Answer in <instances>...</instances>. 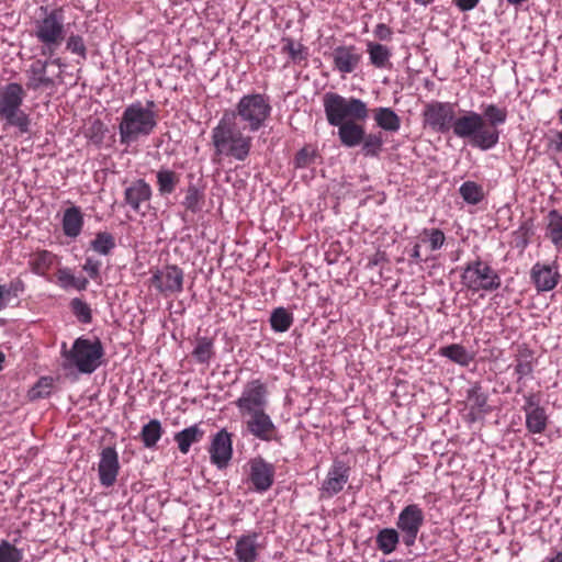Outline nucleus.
<instances>
[{"mask_svg":"<svg viewBox=\"0 0 562 562\" xmlns=\"http://www.w3.org/2000/svg\"><path fill=\"white\" fill-rule=\"evenodd\" d=\"M358 122L348 120L347 123L337 126L338 137L342 146L352 148L360 145L364 139L366 128Z\"/></svg>","mask_w":562,"mask_h":562,"instance_id":"25","label":"nucleus"},{"mask_svg":"<svg viewBox=\"0 0 562 562\" xmlns=\"http://www.w3.org/2000/svg\"><path fill=\"white\" fill-rule=\"evenodd\" d=\"M155 105L154 101H147L146 105L136 101L124 109L119 123L122 145H130L153 134L158 125V114L154 111Z\"/></svg>","mask_w":562,"mask_h":562,"instance_id":"2","label":"nucleus"},{"mask_svg":"<svg viewBox=\"0 0 562 562\" xmlns=\"http://www.w3.org/2000/svg\"><path fill=\"white\" fill-rule=\"evenodd\" d=\"M83 223V214L80 207L74 205L65 210L61 226L63 232L67 237H78L81 234Z\"/></svg>","mask_w":562,"mask_h":562,"instance_id":"26","label":"nucleus"},{"mask_svg":"<svg viewBox=\"0 0 562 562\" xmlns=\"http://www.w3.org/2000/svg\"><path fill=\"white\" fill-rule=\"evenodd\" d=\"M439 353L462 367H468L474 359V356L460 344H451L441 347Z\"/></svg>","mask_w":562,"mask_h":562,"instance_id":"32","label":"nucleus"},{"mask_svg":"<svg viewBox=\"0 0 562 562\" xmlns=\"http://www.w3.org/2000/svg\"><path fill=\"white\" fill-rule=\"evenodd\" d=\"M293 324V316L284 307H277L270 316L271 328L277 333L286 331Z\"/></svg>","mask_w":562,"mask_h":562,"instance_id":"41","label":"nucleus"},{"mask_svg":"<svg viewBox=\"0 0 562 562\" xmlns=\"http://www.w3.org/2000/svg\"><path fill=\"white\" fill-rule=\"evenodd\" d=\"M416 4L427 7L428 4L432 3L434 0H414Z\"/></svg>","mask_w":562,"mask_h":562,"instance_id":"63","label":"nucleus"},{"mask_svg":"<svg viewBox=\"0 0 562 562\" xmlns=\"http://www.w3.org/2000/svg\"><path fill=\"white\" fill-rule=\"evenodd\" d=\"M156 179L159 195L167 196L176 191L180 182V175L171 169L160 168L156 173Z\"/></svg>","mask_w":562,"mask_h":562,"instance_id":"31","label":"nucleus"},{"mask_svg":"<svg viewBox=\"0 0 562 562\" xmlns=\"http://www.w3.org/2000/svg\"><path fill=\"white\" fill-rule=\"evenodd\" d=\"M524 398H525V404L522 406V411L525 413L544 408L543 406L540 405V398L535 393H529V394L525 395Z\"/></svg>","mask_w":562,"mask_h":562,"instance_id":"54","label":"nucleus"},{"mask_svg":"<svg viewBox=\"0 0 562 562\" xmlns=\"http://www.w3.org/2000/svg\"><path fill=\"white\" fill-rule=\"evenodd\" d=\"M411 262H414V263H422L424 260L422 259V255H420V245L419 244H415L412 251H411Z\"/></svg>","mask_w":562,"mask_h":562,"instance_id":"58","label":"nucleus"},{"mask_svg":"<svg viewBox=\"0 0 562 562\" xmlns=\"http://www.w3.org/2000/svg\"><path fill=\"white\" fill-rule=\"evenodd\" d=\"M315 161V151L310 149L308 147H303L300 149L294 158L295 168H306L314 164Z\"/></svg>","mask_w":562,"mask_h":562,"instance_id":"52","label":"nucleus"},{"mask_svg":"<svg viewBox=\"0 0 562 562\" xmlns=\"http://www.w3.org/2000/svg\"><path fill=\"white\" fill-rule=\"evenodd\" d=\"M467 400L472 415H482L491 412V407L487 404L488 395L484 392L481 383L475 382L471 385L467 391Z\"/></svg>","mask_w":562,"mask_h":562,"instance_id":"27","label":"nucleus"},{"mask_svg":"<svg viewBox=\"0 0 562 562\" xmlns=\"http://www.w3.org/2000/svg\"><path fill=\"white\" fill-rule=\"evenodd\" d=\"M459 193L467 203L472 205L479 204L484 198L482 187L474 181L463 182L459 188Z\"/></svg>","mask_w":562,"mask_h":562,"instance_id":"43","label":"nucleus"},{"mask_svg":"<svg viewBox=\"0 0 562 562\" xmlns=\"http://www.w3.org/2000/svg\"><path fill=\"white\" fill-rule=\"evenodd\" d=\"M282 42L284 43L282 52L289 54L290 58L294 63H299L306 58L305 47L301 43H295L290 37H283Z\"/></svg>","mask_w":562,"mask_h":562,"instance_id":"46","label":"nucleus"},{"mask_svg":"<svg viewBox=\"0 0 562 562\" xmlns=\"http://www.w3.org/2000/svg\"><path fill=\"white\" fill-rule=\"evenodd\" d=\"M480 0H452V3L462 12H468L473 10Z\"/></svg>","mask_w":562,"mask_h":562,"instance_id":"57","label":"nucleus"},{"mask_svg":"<svg viewBox=\"0 0 562 562\" xmlns=\"http://www.w3.org/2000/svg\"><path fill=\"white\" fill-rule=\"evenodd\" d=\"M55 260V255L48 250H41L35 252L30 259L32 272L37 276H45L50 269Z\"/></svg>","mask_w":562,"mask_h":562,"instance_id":"37","label":"nucleus"},{"mask_svg":"<svg viewBox=\"0 0 562 562\" xmlns=\"http://www.w3.org/2000/svg\"><path fill=\"white\" fill-rule=\"evenodd\" d=\"M526 415V429L530 434H542L548 426L549 416L546 408H540L525 413Z\"/></svg>","mask_w":562,"mask_h":562,"instance_id":"36","label":"nucleus"},{"mask_svg":"<svg viewBox=\"0 0 562 562\" xmlns=\"http://www.w3.org/2000/svg\"><path fill=\"white\" fill-rule=\"evenodd\" d=\"M61 355L68 362L65 367H76L79 372L91 374L101 364L104 356V348L99 338L93 341L79 337L77 338L70 350L66 349V342L61 346Z\"/></svg>","mask_w":562,"mask_h":562,"instance_id":"7","label":"nucleus"},{"mask_svg":"<svg viewBox=\"0 0 562 562\" xmlns=\"http://www.w3.org/2000/svg\"><path fill=\"white\" fill-rule=\"evenodd\" d=\"M66 49L71 54L78 55L82 59L87 58V47L83 37L79 34H71L66 41Z\"/></svg>","mask_w":562,"mask_h":562,"instance_id":"50","label":"nucleus"},{"mask_svg":"<svg viewBox=\"0 0 562 562\" xmlns=\"http://www.w3.org/2000/svg\"><path fill=\"white\" fill-rule=\"evenodd\" d=\"M454 116V105L450 102L431 101L423 111L424 125L440 134L451 130Z\"/></svg>","mask_w":562,"mask_h":562,"instance_id":"10","label":"nucleus"},{"mask_svg":"<svg viewBox=\"0 0 562 562\" xmlns=\"http://www.w3.org/2000/svg\"><path fill=\"white\" fill-rule=\"evenodd\" d=\"M424 522V512L417 504H409L405 506L398 514L396 527L401 533L402 542L407 548H411L415 544Z\"/></svg>","mask_w":562,"mask_h":562,"instance_id":"11","label":"nucleus"},{"mask_svg":"<svg viewBox=\"0 0 562 562\" xmlns=\"http://www.w3.org/2000/svg\"><path fill=\"white\" fill-rule=\"evenodd\" d=\"M370 63L376 68H386L390 65L392 53L385 45L369 42L367 44Z\"/></svg>","mask_w":562,"mask_h":562,"instance_id":"35","label":"nucleus"},{"mask_svg":"<svg viewBox=\"0 0 562 562\" xmlns=\"http://www.w3.org/2000/svg\"><path fill=\"white\" fill-rule=\"evenodd\" d=\"M26 92L21 83L10 82L0 89V117L20 134H29L31 119L22 109Z\"/></svg>","mask_w":562,"mask_h":562,"instance_id":"6","label":"nucleus"},{"mask_svg":"<svg viewBox=\"0 0 562 562\" xmlns=\"http://www.w3.org/2000/svg\"><path fill=\"white\" fill-rule=\"evenodd\" d=\"M551 146L557 153H562V132L557 134V137L551 140Z\"/></svg>","mask_w":562,"mask_h":562,"instance_id":"59","label":"nucleus"},{"mask_svg":"<svg viewBox=\"0 0 562 562\" xmlns=\"http://www.w3.org/2000/svg\"><path fill=\"white\" fill-rule=\"evenodd\" d=\"M373 119L375 124L385 132L396 133L401 128V117L391 108L374 109Z\"/></svg>","mask_w":562,"mask_h":562,"instance_id":"29","label":"nucleus"},{"mask_svg":"<svg viewBox=\"0 0 562 562\" xmlns=\"http://www.w3.org/2000/svg\"><path fill=\"white\" fill-rule=\"evenodd\" d=\"M82 269L85 272L88 273V276L92 280H98V279H100L101 261L93 259L91 257H88L85 261V265L82 266Z\"/></svg>","mask_w":562,"mask_h":562,"instance_id":"53","label":"nucleus"},{"mask_svg":"<svg viewBox=\"0 0 562 562\" xmlns=\"http://www.w3.org/2000/svg\"><path fill=\"white\" fill-rule=\"evenodd\" d=\"M244 132L243 126L234 121L233 113L223 112L217 124L211 131L213 162H220L224 158L245 161L251 151L252 137Z\"/></svg>","mask_w":562,"mask_h":562,"instance_id":"1","label":"nucleus"},{"mask_svg":"<svg viewBox=\"0 0 562 562\" xmlns=\"http://www.w3.org/2000/svg\"><path fill=\"white\" fill-rule=\"evenodd\" d=\"M119 471L120 462L117 451L113 447L103 448L98 464L100 484L104 487L113 486L116 482Z\"/></svg>","mask_w":562,"mask_h":562,"instance_id":"16","label":"nucleus"},{"mask_svg":"<svg viewBox=\"0 0 562 562\" xmlns=\"http://www.w3.org/2000/svg\"><path fill=\"white\" fill-rule=\"evenodd\" d=\"M192 355L198 362L209 363L214 356L212 340L206 337L199 339Z\"/></svg>","mask_w":562,"mask_h":562,"instance_id":"45","label":"nucleus"},{"mask_svg":"<svg viewBox=\"0 0 562 562\" xmlns=\"http://www.w3.org/2000/svg\"><path fill=\"white\" fill-rule=\"evenodd\" d=\"M115 246L114 236L108 232H98L95 238L90 243L91 249L102 256L110 255Z\"/></svg>","mask_w":562,"mask_h":562,"instance_id":"40","label":"nucleus"},{"mask_svg":"<svg viewBox=\"0 0 562 562\" xmlns=\"http://www.w3.org/2000/svg\"><path fill=\"white\" fill-rule=\"evenodd\" d=\"M249 464V480L254 485V488L260 493L268 491L272 486L274 480L276 471L273 464L268 463L260 457L250 460Z\"/></svg>","mask_w":562,"mask_h":562,"instance_id":"18","label":"nucleus"},{"mask_svg":"<svg viewBox=\"0 0 562 562\" xmlns=\"http://www.w3.org/2000/svg\"><path fill=\"white\" fill-rule=\"evenodd\" d=\"M204 436V431L198 426L193 425L175 435V441L182 453H187L192 443L199 442Z\"/></svg>","mask_w":562,"mask_h":562,"instance_id":"33","label":"nucleus"},{"mask_svg":"<svg viewBox=\"0 0 562 562\" xmlns=\"http://www.w3.org/2000/svg\"><path fill=\"white\" fill-rule=\"evenodd\" d=\"M533 367V351L525 345L519 346L515 356V373L517 375V381L519 382L526 376H531Z\"/></svg>","mask_w":562,"mask_h":562,"instance_id":"28","label":"nucleus"},{"mask_svg":"<svg viewBox=\"0 0 562 562\" xmlns=\"http://www.w3.org/2000/svg\"><path fill=\"white\" fill-rule=\"evenodd\" d=\"M184 274L178 266H167L157 270L151 277V283L160 293L168 295L183 290Z\"/></svg>","mask_w":562,"mask_h":562,"instance_id":"14","label":"nucleus"},{"mask_svg":"<svg viewBox=\"0 0 562 562\" xmlns=\"http://www.w3.org/2000/svg\"><path fill=\"white\" fill-rule=\"evenodd\" d=\"M530 278L538 292H547L558 285L560 273L553 266L537 262L531 268Z\"/></svg>","mask_w":562,"mask_h":562,"instance_id":"21","label":"nucleus"},{"mask_svg":"<svg viewBox=\"0 0 562 562\" xmlns=\"http://www.w3.org/2000/svg\"><path fill=\"white\" fill-rule=\"evenodd\" d=\"M205 202L204 190L190 183L186 189V195L182 201L184 209L193 214L202 211Z\"/></svg>","mask_w":562,"mask_h":562,"instance_id":"34","label":"nucleus"},{"mask_svg":"<svg viewBox=\"0 0 562 562\" xmlns=\"http://www.w3.org/2000/svg\"><path fill=\"white\" fill-rule=\"evenodd\" d=\"M461 284L473 293L479 291L493 292L501 288L502 280L495 269L476 258L469 261L463 268Z\"/></svg>","mask_w":562,"mask_h":562,"instance_id":"8","label":"nucleus"},{"mask_svg":"<svg viewBox=\"0 0 562 562\" xmlns=\"http://www.w3.org/2000/svg\"><path fill=\"white\" fill-rule=\"evenodd\" d=\"M548 236L554 245L562 241V215L552 210L548 214Z\"/></svg>","mask_w":562,"mask_h":562,"instance_id":"44","label":"nucleus"},{"mask_svg":"<svg viewBox=\"0 0 562 562\" xmlns=\"http://www.w3.org/2000/svg\"><path fill=\"white\" fill-rule=\"evenodd\" d=\"M72 313L76 315L79 322L89 324L92 321V314L90 306L81 299L75 297L70 302Z\"/></svg>","mask_w":562,"mask_h":562,"instance_id":"47","label":"nucleus"},{"mask_svg":"<svg viewBox=\"0 0 562 562\" xmlns=\"http://www.w3.org/2000/svg\"><path fill=\"white\" fill-rule=\"evenodd\" d=\"M260 533L250 531L241 535L235 544L234 554L238 562H256L262 546L258 542Z\"/></svg>","mask_w":562,"mask_h":562,"instance_id":"20","label":"nucleus"},{"mask_svg":"<svg viewBox=\"0 0 562 562\" xmlns=\"http://www.w3.org/2000/svg\"><path fill=\"white\" fill-rule=\"evenodd\" d=\"M547 562H562V551L558 552L554 557L549 559Z\"/></svg>","mask_w":562,"mask_h":562,"instance_id":"62","label":"nucleus"},{"mask_svg":"<svg viewBox=\"0 0 562 562\" xmlns=\"http://www.w3.org/2000/svg\"><path fill=\"white\" fill-rule=\"evenodd\" d=\"M528 0H506V2L509 4V5H513L515 8H518V7H521L525 2H527Z\"/></svg>","mask_w":562,"mask_h":562,"instance_id":"61","label":"nucleus"},{"mask_svg":"<svg viewBox=\"0 0 562 562\" xmlns=\"http://www.w3.org/2000/svg\"><path fill=\"white\" fill-rule=\"evenodd\" d=\"M23 553L20 549L3 540L0 543V562H21Z\"/></svg>","mask_w":562,"mask_h":562,"instance_id":"48","label":"nucleus"},{"mask_svg":"<svg viewBox=\"0 0 562 562\" xmlns=\"http://www.w3.org/2000/svg\"><path fill=\"white\" fill-rule=\"evenodd\" d=\"M272 106L268 95L262 93H249L243 95L234 109L224 113H233L234 121L243 126L244 131L256 133L266 126L271 115Z\"/></svg>","mask_w":562,"mask_h":562,"instance_id":"4","label":"nucleus"},{"mask_svg":"<svg viewBox=\"0 0 562 562\" xmlns=\"http://www.w3.org/2000/svg\"><path fill=\"white\" fill-rule=\"evenodd\" d=\"M2 288V297L8 301V297L14 296L16 297L20 293L24 292L25 284L24 281L20 278L12 280L9 284H1Z\"/></svg>","mask_w":562,"mask_h":562,"instance_id":"51","label":"nucleus"},{"mask_svg":"<svg viewBox=\"0 0 562 562\" xmlns=\"http://www.w3.org/2000/svg\"><path fill=\"white\" fill-rule=\"evenodd\" d=\"M326 120L331 126H339L350 121L364 122L369 109L364 101L358 98H345L336 92H327L323 97Z\"/></svg>","mask_w":562,"mask_h":562,"instance_id":"5","label":"nucleus"},{"mask_svg":"<svg viewBox=\"0 0 562 562\" xmlns=\"http://www.w3.org/2000/svg\"><path fill=\"white\" fill-rule=\"evenodd\" d=\"M162 435L161 424L158 419H151L143 426L140 438L146 448L154 447Z\"/></svg>","mask_w":562,"mask_h":562,"instance_id":"42","label":"nucleus"},{"mask_svg":"<svg viewBox=\"0 0 562 562\" xmlns=\"http://www.w3.org/2000/svg\"><path fill=\"white\" fill-rule=\"evenodd\" d=\"M401 540L402 537L397 529L383 528L375 536L376 549L384 555H390L396 550Z\"/></svg>","mask_w":562,"mask_h":562,"instance_id":"30","label":"nucleus"},{"mask_svg":"<svg viewBox=\"0 0 562 562\" xmlns=\"http://www.w3.org/2000/svg\"><path fill=\"white\" fill-rule=\"evenodd\" d=\"M90 131H91L90 138L95 143H100L103 139L105 126L100 120H95L92 123Z\"/></svg>","mask_w":562,"mask_h":562,"instance_id":"55","label":"nucleus"},{"mask_svg":"<svg viewBox=\"0 0 562 562\" xmlns=\"http://www.w3.org/2000/svg\"><path fill=\"white\" fill-rule=\"evenodd\" d=\"M57 79H58L59 82H63L61 71L57 75Z\"/></svg>","mask_w":562,"mask_h":562,"instance_id":"64","label":"nucleus"},{"mask_svg":"<svg viewBox=\"0 0 562 562\" xmlns=\"http://www.w3.org/2000/svg\"><path fill=\"white\" fill-rule=\"evenodd\" d=\"M267 395L266 384L261 380L255 379L245 384L235 405L243 416L263 411L268 404Z\"/></svg>","mask_w":562,"mask_h":562,"instance_id":"12","label":"nucleus"},{"mask_svg":"<svg viewBox=\"0 0 562 562\" xmlns=\"http://www.w3.org/2000/svg\"><path fill=\"white\" fill-rule=\"evenodd\" d=\"M49 60V65H54V66H57L58 68L63 69L65 67V63L63 61V59L60 57H48Z\"/></svg>","mask_w":562,"mask_h":562,"instance_id":"60","label":"nucleus"},{"mask_svg":"<svg viewBox=\"0 0 562 562\" xmlns=\"http://www.w3.org/2000/svg\"><path fill=\"white\" fill-rule=\"evenodd\" d=\"M42 15L34 21L33 35L41 44V55L53 57L65 40L64 9L41 7Z\"/></svg>","mask_w":562,"mask_h":562,"instance_id":"3","label":"nucleus"},{"mask_svg":"<svg viewBox=\"0 0 562 562\" xmlns=\"http://www.w3.org/2000/svg\"><path fill=\"white\" fill-rule=\"evenodd\" d=\"M422 235L427 238L429 248L432 251L440 249L445 245L446 236L439 228H424ZM423 241H426V239H423Z\"/></svg>","mask_w":562,"mask_h":562,"instance_id":"49","label":"nucleus"},{"mask_svg":"<svg viewBox=\"0 0 562 562\" xmlns=\"http://www.w3.org/2000/svg\"><path fill=\"white\" fill-rule=\"evenodd\" d=\"M57 281H58V284L63 288V289H69V288H74L78 291H83L87 289L88 284H89V281L87 278L85 277H80V278H77L75 277L70 269L68 268H60L58 269L57 271Z\"/></svg>","mask_w":562,"mask_h":562,"instance_id":"38","label":"nucleus"},{"mask_svg":"<svg viewBox=\"0 0 562 562\" xmlns=\"http://www.w3.org/2000/svg\"><path fill=\"white\" fill-rule=\"evenodd\" d=\"M210 453L212 463L218 469H225L233 456L232 434L225 429L220 430L212 440Z\"/></svg>","mask_w":562,"mask_h":562,"instance_id":"19","label":"nucleus"},{"mask_svg":"<svg viewBox=\"0 0 562 562\" xmlns=\"http://www.w3.org/2000/svg\"><path fill=\"white\" fill-rule=\"evenodd\" d=\"M453 134L463 139H469L473 147L481 150L492 149L494 146L492 143L482 140L484 130V120L481 113L474 111H468L464 115L459 117L454 116L452 124Z\"/></svg>","mask_w":562,"mask_h":562,"instance_id":"9","label":"nucleus"},{"mask_svg":"<svg viewBox=\"0 0 562 562\" xmlns=\"http://www.w3.org/2000/svg\"><path fill=\"white\" fill-rule=\"evenodd\" d=\"M361 55L353 45L337 46L333 50V63L335 68L341 74L352 72L359 65Z\"/></svg>","mask_w":562,"mask_h":562,"instance_id":"23","label":"nucleus"},{"mask_svg":"<svg viewBox=\"0 0 562 562\" xmlns=\"http://www.w3.org/2000/svg\"><path fill=\"white\" fill-rule=\"evenodd\" d=\"M507 110L506 108H499L496 104H487L483 109V113L481 114L484 120V132L482 136V140L492 143L495 147L499 142V130L498 126L503 125L507 120Z\"/></svg>","mask_w":562,"mask_h":562,"instance_id":"15","label":"nucleus"},{"mask_svg":"<svg viewBox=\"0 0 562 562\" xmlns=\"http://www.w3.org/2000/svg\"><path fill=\"white\" fill-rule=\"evenodd\" d=\"M350 468L336 459L330 465L319 488L321 498H331L340 493L349 480Z\"/></svg>","mask_w":562,"mask_h":562,"instance_id":"13","label":"nucleus"},{"mask_svg":"<svg viewBox=\"0 0 562 562\" xmlns=\"http://www.w3.org/2000/svg\"><path fill=\"white\" fill-rule=\"evenodd\" d=\"M153 194L150 186L144 179H137L124 191V202L134 212L140 213V205L150 200Z\"/></svg>","mask_w":562,"mask_h":562,"instance_id":"24","label":"nucleus"},{"mask_svg":"<svg viewBox=\"0 0 562 562\" xmlns=\"http://www.w3.org/2000/svg\"><path fill=\"white\" fill-rule=\"evenodd\" d=\"M361 153L364 157L376 158L383 150V137L379 133H364V139L361 142Z\"/></svg>","mask_w":562,"mask_h":562,"instance_id":"39","label":"nucleus"},{"mask_svg":"<svg viewBox=\"0 0 562 562\" xmlns=\"http://www.w3.org/2000/svg\"><path fill=\"white\" fill-rule=\"evenodd\" d=\"M246 427L250 435L262 441H271L277 438V427L271 417L263 411L249 414Z\"/></svg>","mask_w":562,"mask_h":562,"instance_id":"17","label":"nucleus"},{"mask_svg":"<svg viewBox=\"0 0 562 562\" xmlns=\"http://www.w3.org/2000/svg\"><path fill=\"white\" fill-rule=\"evenodd\" d=\"M49 60L35 59L26 70L29 90H40L42 88H55L56 80L46 75Z\"/></svg>","mask_w":562,"mask_h":562,"instance_id":"22","label":"nucleus"},{"mask_svg":"<svg viewBox=\"0 0 562 562\" xmlns=\"http://www.w3.org/2000/svg\"><path fill=\"white\" fill-rule=\"evenodd\" d=\"M373 33H374V36L376 38H379L380 41H390L393 35L392 29L384 23H379L375 26Z\"/></svg>","mask_w":562,"mask_h":562,"instance_id":"56","label":"nucleus"}]
</instances>
